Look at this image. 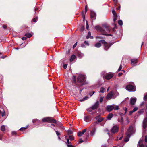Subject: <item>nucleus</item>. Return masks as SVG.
I'll return each instance as SVG.
<instances>
[{
    "mask_svg": "<svg viewBox=\"0 0 147 147\" xmlns=\"http://www.w3.org/2000/svg\"><path fill=\"white\" fill-rule=\"evenodd\" d=\"M95 28L96 30L100 32L102 35L112 36L111 34H107L110 32V29L108 26L105 25V24L103 25L102 27L99 25L96 26L95 27Z\"/></svg>",
    "mask_w": 147,
    "mask_h": 147,
    "instance_id": "nucleus-1",
    "label": "nucleus"
},
{
    "mask_svg": "<svg viewBox=\"0 0 147 147\" xmlns=\"http://www.w3.org/2000/svg\"><path fill=\"white\" fill-rule=\"evenodd\" d=\"M85 76L81 74H79L77 78V81L78 82L82 84V85L84 84L83 82L85 81Z\"/></svg>",
    "mask_w": 147,
    "mask_h": 147,
    "instance_id": "nucleus-2",
    "label": "nucleus"
},
{
    "mask_svg": "<svg viewBox=\"0 0 147 147\" xmlns=\"http://www.w3.org/2000/svg\"><path fill=\"white\" fill-rule=\"evenodd\" d=\"M102 43L104 44V49L105 50L107 51L108 49L112 45V43H107V42L104 40H101L99 41Z\"/></svg>",
    "mask_w": 147,
    "mask_h": 147,
    "instance_id": "nucleus-3",
    "label": "nucleus"
},
{
    "mask_svg": "<svg viewBox=\"0 0 147 147\" xmlns=\"http://www.w3.org/2000/svg\"><path fill=\"white\" fill-rule=\"evenodd\" d=\"M126 89L129 91H135L136 90L135 86L133 85H128L126 86Z\"/></svg>",
    "mask_w": 147,
    "mask_h": 147,
    "instance_id": "nucleus-4",
    "label": "nucleus"
},
{
    "mask_svg": "<svg viewBox=\"0 0 147 147\" xmlns=\"http://www.w3.org/2000/svg\"><path fill=\"white\" fill-rule=\"evenodd\" d=\"M143 131H146L145 129L147 127V117H145L142 123Z\"/></svg>",
    "mask_w": 147,
    "mask_h": 147,
    "instance_id": "nucleus-5",
    "label": "nucleus"
},
{
    "mask_svg": "<svg viewBox=\"0 0 147 147\" xmlns=\"http://www.w3.org/2000/svg\"><path fill=\"white\" fill-rule=\"evenodd\" d=\"M119 130V126L116 125L113 126L111 129V131L113 133H115L117 132Z\"/></svg>",
    "mask_w": 147,
    "mask_h": 147,
    "instance_id": "nucleus-6",
    "label": "nucleus"
},
{
    "mask_svg": "<svg viewBox=\"0 0 147 147\" xmlns=\"http://www.w3.org/2000/svg\"><path fill=\"white\" fill-rule=\"evenodd\" d=\"M134 133V131L133 127L132 126H130L129 127V128L128 129L126 133V134H129L130 136H131Z\"/></svg>",
    "mask_w": 147,
    "mask_h": 147,
    "instance_id": "nucleus-7",
    "label": "nucleus"
},
{
    "mask_svg": "<svg viewBox=\"0 0 147 147\" xmlns=\"http://www.w3.org/2000/svg\"><path fill=\"white\" fill-rule=\"evenodd\" d=\"M95 119L97 120L96 121L98 123L102 122L103 120V118L101 117L99 115L96 117H95Z\"/></svg>",
    "mask_w": 147,
    "mask_h": 147,
    "instance_id": "nucleus-8",
    "label": "nucleus"
},
{
    "mask_svg": "<svg viewBox=\"0 0 147 147\" xmlns=\"http://www.w3.org/2000/svg\"><path fill=\"white\" fill-rule=\"evenodd\" d=\"M112 94V98L114 99L119 95L118 92L116 91H111Z\"/></svg>",
    "mask_w": 147,
    "mask_h": 147,
    "instance_id": "nucleus-9",
    "label": "nucleus"
},
{
    "mask_svg": "<svg viewBox=\"0 0 147 147\" xmlns=\"http://www.w3.org/2000/svg\"><path fill=\"white\" fill-rule=\"evenodd\" d=\"M114 104L109 105L107 106L106 108V110L107 111L110 112L113 109Z\"/></svg>",
    "mask_w": 147,
    "mask_h": 147,
    "instance_id": "nucleus-10",
    "label": "nucleus"
},
{
    "mask_svg": "<svg viewBox=\"0 0 147 147\" xmlns=\"http://www.w3.org/2000/svg\"><path fill=\"white\" fill-rule=\"evenodd\" d=\"M113 76V73H109L107 74L105 76V78L107 80H109Z\"/></svg>",
    "mask_w": 147,
    "mask_h": 147,
    "instance_id": "nucleus-11",
    "label": "nucleus"
},
{
    "mask_svg": "<svg viewBox=\"0 0 147 147\" xmlns=\"http://www.w3.org/2000/svg\"><path fill=\"white\" fill-rule=\"evenodd\" d=\"M90 17L93 19H95L96 18V13L94 11H90Z\"/></svg>",
    "mask_w": 147,
    "mask_h": 147,
    "instance_id": "nucleus-12",
    "label": "nucleus"
},
{
    "mask_svg": "<svg viewBox=\"0 0 147 147\" xmlns=\"http://www.w3.org/2000/svg\"><path fill=\"white\" fill-rule=\"evenodd\" d=\"M99 104V102L98 101H97L91 107V108L92 110H94L97 109L98 107Z\"/></svg>",
    "mask_w": 147,
    "mask_h": 147,
    "instance_id": "nucleus-13",
    "label": "nucleus"
},
{
    "mask_svg": "<svg viewBox=\"0 0 147 147\" xmlns=\"http://www.w3.org/2000/svg\"><path fill=\"white\" fill-rule=\"evenodd\" d=\"M136 101V98L135 97L131 98L130 100V103L131 105H134Z\"/></svg>",
    "mask_w": 147,
    "mask_h": 147,
    "instance_id": "nucleus-14",
    "label": "nucleus"
},
{
    "mask_svg": "<svg viewBox=\"0 0 147 147\" xmlns=\"http://www.w3.org/2000/svg\"><path fill=\"white\" fill-rule=\"evenodd\" d=\"M87 131V129H85L82 131H79L78 132V136L80 137L82 136Z\"/></svg>",
    "mask_w": 147,
    "mask_h": 147,
    "instance_id": "nucleus-15",
    "label": "nucleus"
},
{
    "mask_svg": "<svg viewBox=\"0 0 147 147\" xmlns=\"http://www.w3.org/2000/svg\"><path fill=\"white\" fill-rule=\"evenodd\" d=\"M137 59H131V65L133 66H135L136 65Z\"/></svg>",
    "mask_w": 147,
    "mask_h": 147,
    "instance_id": "nucleus-16",
    "label": "nucleus"
},
{
    "mask_svg": "<svg viewBox=\"0 0 147 147\" xmlns=\"http://www.w3.org/2000/svg\"><path fill=\"white\" fill-rule=\"evenodd\" d=\"M51 119V117H47L44 118L42 119V121L44 122H49Z\"/></svg>",
    "mask_w": 147,
    "mask_h": 147,
    "instance_id": "nucleus-17",
    "label": "nucleus"
},
{
    "mask_svg": "<svg viewBox=\"0 0 147 147\" xmlns=\"http://www.w3.org/2000/svg\"><path fill=\"white\" fill-rule=\"evenodd\" d=\"M106 98L107 99H109L111 98H112V94L111 92L107 94L106 97Z\"/></svg>",
    "mask_w": 147,
    "mask_h": 147,
    "instance_id": "nucleus-18",
    "label": "nucleus"
},
{
    "mask_svg": "<svg viewBox=\"0 0 147 147\" xmlns=\"http://www.w3.org/2000/svg\"><path fill=\"white\" fill-rule=\"evenodd\" d=\"M118 121L120 123L121 125H124L123 118L122 117H121L120 118H118Z\"/></svg>",
    "mask_w": 147,
    "mask_h": 147,
    "instance_id": "nucleus-19",
    "label": "nucleus"
},
{
    "mask_svg": "<svg viewBox=\"0 0 147 147\" xmlns=\"http://www.w3.org/2000/svg\"><path fill=\"white\" fill-rule=\"evenodd\" d=\"M93 38L94 37L93 36H91V33L90 32H89L88 33V35L86 37L87 39H88L89 38H90L91 39H93Z\"/></svg>",
    "mask_w": 147,
    "mask_h": 147,
    "instance_id": "nucleus-20",
    "label": "nucleus"
},
{
    "mask_svg": "<svg viewBox=\"0 0 147 147\" xmlns=\"http://www.w3.org/2000/svg\"><path fill=\"white\" fill-rule=\"evenodd\" d=\"M127 136L125 138L124 141L125 142H127L129 140V138L130 136L129 134H126Z\"/></svg>",
    "mask_w": 147,
    "mask_h": 147,
    "instance_id": "nucleus-21",
    "label": "nucleus"
},
{
    "mask_svg": "<svg viewBox=\"0 0 147 147\" xmlns=\"http://www.w3.org/2000/svg\"><path fill=\"white\" fill-rule=\"evenodd\" d=\"M113 115L112 113H110L107 116V119L108 120H110L111 118L113 117Z\"/></svg>",
    "mask_w": 147,
    "mask_h": 147,
    "instance_id": "nucleus-22",
    "label": "nucleus"
},
{
    "mask_svg": "<svg viewBox=\"0 0 147 147\" xmlns=\"http://www.w3.org/2000/svg\"><path fill=\"white\" fill-rule=\"evenodd\" d=\"M77 55L79 58H82L84 56V54L82 53L78 52L77 53Z\"/></svg>",
    "mask_w": 147,
    "mask_h": 147,
    "instance_id": "nucleus-23",
    "label": "nucleus"
},
{
    "mask_svg": "<svg viewBox=\"0 0 147 147\" xmlns=\"http://www.w3.org/2000/svg\"><path fill=\"white\" fill-rule=\"evenodd\" d=\"M96 132V129L95 127H94L92 131L90 132V135L91 136H93L95 134Z\"/></svg>",
    "mask_w": 147,
    "mask_h": 147,
    "instance_id": "nucleus-24",
    "label": "nucleus"
},
{
    "mask_svg": "<svg viewBox=\"0 0 147 147\" xmlns=\"http://www.w3.org/2000/svg\"><path fill=\"white\" fill-rule=\"evenodd\" d=\"M140 147H144V145L142 144L141 140H139L138 144Z\"/></svg>",
    "mask_w": 147,
    "mask_h": 147,
    "instance_id": "nucleus-25",
    "label": "nucleus"
},
{
    "mask_svg": "<svg viewBox=\"0 0 147 147\" xmlns=\"http://www.w3.org/2000/svg\"><path fill=\"white\" fill-rule=\"evenodd\" d=\"M76 56L74 55H72L71 58L70 59V61L71 62H72L76 58Z\"/></svg>",
    "mask_w": 147,
    "mask_h": 147,
    "instance_id": "nucleus-26",
    "label": "nucleus"
},
{
    "mask_svg": "<svg viewBox=\"0 0 147 147\" xmlns=\"http://www.w3.org/2000/svg\"><path fill=\"white\" fill-rule=\"evenodd\" d=\"M101 45V44L100 42L96 43L95 45V47L97 48L100 47Z\"/></svg>",
    "mask_w": 147,
    "mask_h": 147,
    "instance_id": "nucleus-27",
    "label": "nucleus"
},
{
    "mask_svg": "<svg viewBox=\"0 0 147 147\" xmlns=\"http://www.w3.org/2000/svg\"><path fill=\"white\" fill-rule=\"evenodd\" d=\"M119 109V107L118 105H115L114 104L113 109L114 110H117Z\"/></svg>",
    "mask_w": 147,
    "mask_h": 147,
    "instance_id": "nucleus-28",
    "label": "nucleus"
},
{
    "mask_svg": "<svg viewBox=\"0 0 147 147\" xmlns=\"http://www.w3.org/2000/svg\"><path fill=\"white\" fill-rule=\"evenodd\" d=\"M123 109L125 111V113L124 114H123L121 113H120V114L121 115H123L125 114H126V113L127 111V109L126 107L124 108Z\"/></svg>",
    "mask_w": 147,
    "mask_h": 147,
    "instance_id": "nucleus-29",
    "label": "nucleus"
},
{
    "mask_svg": "<svg viewBox=\"0 0 147 147\" xmlns=\"http://www.w3.org/2000/svg\"><path fill=\"white\" fill-rule=\"evenodd\" d=\"M50 122H52L54 123H57V121L55 119H53L51 117V119L50 120Z\"/></svg>",
    "mask_w": 147,
    "mask_h": 147,
    "instance_id": "nucleus-30",
    "label": "nucleus"
},
{
    "mask_svg": "<svg viewBox=\"0 0 147 147\" xmlns=\"http://www.w3.org/2000/svg\"><path fill=\"white\" fill-rule=\"evenodd\" d=\"M84 120L85 121L87 122L89 120V117L88 116H85L84 117Z\"/></svg>",
    "mask_w": 147,
    "mask_h": 147,
    "instance_id": "nucleus-31",
    "label": "nucleus"
},
{
    "mask_svg": "<svg viewBox=\"0 0 147 147\" xmlns=\"http://www.w3.org/2000/svg\"><path fill=\"white\" fill-rule=\"evenodd\" d=\"M25 36H26V38H29L31 37L32 36V35L31 34L28 33L26 34Z\"/></svg>",
    "mask_w": 147,
    "mask_h": 147,
    "instance_id": "nucleus-32",
    "label": "nucleus"
},
{
    "mask_svg": "<svg viewBox=\"0 0 147 147\" xmlns=\"http://www.w3.org/2000/svg\"><path fill=\"white\" fill-rule=\"evenodd\" d=\"M98 124L97 122L95 121L92 124L91 126L94 127L96 126V124Z\"/></svg>",
    "mask_w": 147,
    "mask_h": 147,
    "instance_id": "nucleus-33",
    "label": "nucleus"
},
{
    "mask_svg": "<svg viewBox=\"0 0 147 147\" xmlns=\"http://www.w3.org/2000/svg\"><path fill=\"white\" fill-rule=\"evenodd\" d=\"M105 88L104 87H102L100 88V92L101 93H103L104 92Z\"/></svg>",
    "mask_w": 147,
    "mask_h": 147,
    "instance_id": "nucleus-34",
    "label": "nucleus"
},
{
    "mask_svg": "<svg viewBox=\"0 0 147 147\" xmlns=\"http://www.w3.org/2000/svg\"><path fill=\"white\" fill-rule=\"evenodd\" d=\"M1 130L2 131H4L5 130V127L4 125H2L1 128Z\"/></svg>",
    "mask_w": 147,
    "mask_h": 147,
    "instance_id": "nucleus-35",
    "label": "nucleus"
},
{
    "mask_svg": "<svg viewBox=\"0 0 147 147\" xmlns=\"http://www.w3.org/2000/svg\"><path fill=\"white\" fill-rule=\"evenodd\" d=\"M88 97L86 96L85 97H84L82 99L80 100V101H83L87 100V99H88Z\"/></svg>",
    "mask_w": 147,
    "mask_h": 147,
    "instance_id": "nucleus-36",
    "label": "nucleus"
},
{
    "mask_svg": "<svg viewBox=\"0 0 147 147\" xmlns=\"http://www.w3.org/2000/svg\"><path fill=\"white\" fill-rule=\"evenodd\" d=\"M69 139L70 141H72L74 140V138L73 136H69Z\"/></svg>",
    "mask_w": 147,
    "mask_h": 147,
    "instance_id": "nucleus-37",
    "label": "nucleus"
},
{
    "mask_svg": "<svg viewBox=\"0 0 147 147\" xmlns=\"http://www.w3.org/2000/svg\"><path fill=\"white\" fill-rule=\"evenodd\" d=\"M117 19V15L115 16H113V20L114 22H115Z\"/></svg>",
    "mask_w": 147,
    "mask_h": 147,
    "instance_id": "nucleus-38",
    "label": "nucleus"
},
{
    "mask_svg": "<svg viewBox=\"0 0 147 147\" xmlns=\"http://www.w3.org/2000/svg\"><path fill=\"white\" fill-rule=\"evenodd\" d=\"M76 77L75 76H74L72 77V80L74 83H76Z\"/></svg>",
    "mask_w": 147,
    "mask_h": 147,
    "instance_id": "nucleus-39",
    "label": "nucleus"
},
{
    "mask_svg": "<svg viewBox=\"0 0 147 147\" xmlns=\"http://www.w3.org/2000/svg\"><path fill=\"white\" fill-rule=\"evenodd\" d=\"M118 24L120 26H122L123 25V22L122 20H120L118 21Z\"/></svg>",
    "mask_w": 147,
    "mask_h": 147,
    "instance_id": "nucleus-40",
    "label": "nucleus"
},
{
    "mask_svg": "<svg viewBox=\"0 0 147 147\" xmlns=\"http://www.w3.org/2000/svg\"><path fill=\"white\" fill-rule=\"evenodd\" d=\"M69 139L68 138H67V142H66V144H67L71 143V141H69Z\"/></svg>",
    "mask_w": 147,
    "mask_h": 147,
    "instance_id": "nucleus-41",
    "label": "nucleus"
},
{
    "mask_svg": "<svg viewBox=\"0 0 147 147\" xmlns=\"http://www.w3.org/2000/svg\"><path fill=\"white\" fill-rule=\"evenodd\" d=\"M92 109L91 108V107L90 108H88V109H87V111L88 112H91L92 111Z\"/></svg>",
    "mask_w": 147,
    "mask_h": 147,
    "instance_id": "nucleus-42",
    "label": "nucleus"
},
{
    "mask_svg": "<svg viewBox=\"0 0 147 147\" xmlns=\"http://www.w3.org/2000/svg\"><path fill=\"white\" fill-rule=\"evenodd\" d=\"M68 134H71L73 133L72 131L71 130H68L67 131Z\"/></svg>",
    "mask_w": 147,
    "mask_h": 147,
    "instance_id": "nucleus-43",
    "label": "nucleus"
},
{
    "mask_svg": "<svg viewBox=\"0 0 147 147\" xmlns=\"http://www.w3.org/2000/svg\"><path fill=\"white\" fill-rule=\"evenodd\" d=\"M38 120L37 119H33L32 122H33V123H35Z\"/></svg>",
    "mask_w": 147,
    "mask_h": 147,
    "instance_id": "nucleus-44",
    "label": "nucleus"
},
{
    "mask_svg": "<svg viewBox=\"0 0 147 147\" xmlns=\"http://www.w3.org/2000/svg\"><path fill=\"white\" fill-rule=\"evenodd\" d=\"M38 20V18L36 17V18H34L33 19V21L36 22Z\"/></svg>",
    "mask_w": 147,
    "mask_h": 147,
    "instance_id": "nucleus-45",
    "label": "nucleus"
},
{
    "mask_svg": "<svg viewBox=\"0 0 147 147\" xmlns=\"http://www.w3.org/2000/svg\"><path fill=\"white\" fill-rule=\"evenodd\" d=\"M122 65H121V64L120 65L118 70V71H121L122 69Z\"/></svg>",
    "mask_w": 147,
    "mask_h": 147,
    "instance_id": "nucleus-46",
    "label": "nucleus"
},
{
    "mask_svg": "<svg viewBox=\"0 0 147 147\" xmlns=\"http://www.w3.org/2000/svg\"><path fill=\"white\" fill-rule=\"evenodd\" d=\"M86 29L88 30L89 28V25L87 21H86Z\"/></svg>",
    "mask_w": 147,
    "mask_h": 147,
    "instance_id": "nucleus-47",
    "label": "nucleus"
},
{
    "mask_svg": "<svg viewBox=\"0 0 147 147\" xmlns=\"http://www.w3.org/2000/svg\"><path fill=\"white\" fill-rule=\"evenodd\" d=\"M144 100L145 101L147 100V94H146L144 97Z\"/></svg>",
    "mask_w": 147,
    "mask_h": 147,
    "instance_id": "nucleus-48",
    "label": "nucleus"
},
{
    "mask_svg": "<svg viewBox=\"0 0 147 147\" xmlns=\"http://www.w3.org/2000/svg\"><path fill=\"white\" fill-rule=\"evenodd\" d=\"M138 108L137 107H134L132 111L134 112L138 110Z\"/></svg>",
    "mask_w": 147,
    "mask_h": 147,
    "instance_id": "nucleus-49",
    "label": "nucleus"
},
{
    "mask_svg": "<svg viewBox=\"0 0 147 147\" xmlns=\"http://www.w3.org/2000/svg\"><path fill=\"white\" fill-rule=\"evenodd\" d=\"M126 122H127L126 124H128L129 123V120L128 118L127 117L126 118Z\"/></svg>",
    "mask_w": 147,
    "mask_h": 147,
    "instance_id": "nucleus-50",
    "label": "nucleus"
},
{
    "mask_svg": "<svg viewBox=\"0 0 147 147\" xmlns=\"http://www.w3.org/2000/svg\"><path fill=\"white\" fill-rule=\"evenodd\" d=\"M97 39L99 40V39H103V38L102 37L100 36H97L96 37Z\"/></svg>",
    "mask_w": 147,
    "mask_h": 147,
    "instance_id": "nucleus-51",
    "label": "nucleus"
},
{
    "mask_svg": "<svg viewBox=\"0 0 147 147\" xmlns=\"http://www.w3.org/2000/svg\"><path fill=\"white\" fill-rule=\"evenodd\" d=\"M26 129V128L25 127H22L19 129V130L21 131H23L24 130H25Z\"/></svg>",
    "mask_w": 147,
    "mask_h": 147,
    "instance_id": "nucleus-52",
    "label": "nucleus"
},
{
    "mask_svg": "<svg viewBox=\"0 0 147 147\" xmlns=\"http://www.w3.org/2000/svg\"><path fill=\"white\" fill-rule=\"evenodd\" d=\"M112 13L113 15V16H115L116 15V14L115 12V11L114 10H113L112 11Z\"/></svg>",
    "mask_w": 147,
    "mask_h": 147,
    "instance_id": "nucleus-53",
    "label": "nucleus"
},
{
    "mask_svg": "<svg viewBox=\"0 0 147 147\" xmlns=\"http://www.w3.org/2000/svg\"><path fill=\"white\" fill-rule=\"evenodd\" d=\"M84 141L81 138H80L79 139V143H82Z\"/></svg>",
    "mask_w": 147,
    "mask_h": 147,
    "instance_id": "nucleus-54",
    "label": "nucleus"
},
{
    "mask_svg": "<svg viewBox=\"0 0 147 147\" xmlns=\"http://www.w3.org/2000/svg\"><path fill=\"white\" fill-rule=\"evenodd\" d=\"M55 131L56 133V134L57 136H59L60 135V133L59 131Z\"/></svg>",
    "mask_w": 147,
    "mask_h": 147,
    "instance_id": "nucleus-55",
    "label": "nucleus"
},
{
    "mask_svg": "<svg viewBox=\"0 0 147 147\" xmlns=\"http://www.w3.org/2000/svg\"><path fill=\"white\" fill-rule=\"evenodd\" d=\"M82 16L83 17L84 20V19H85V15L84 14V11H83L82 12Z\"/></svg>",
    "mask_w": 147,
    "mask_h": 147,
    "instance_id": "nucleus-56",
    "label": "nucleus"
},
{
    "mask_svg": "<svg viewBox=\"0 0 147 147\" xmlns=\"http://www.w3.org/2000/svg\"><path fill=\"white\" fill-rule=\"evenodd\" d=\"M103 97H101L100 98V102H102V101L103 100Z\"/></svg>",
    "mask_w": 147,
    "mask_h": 147,
    "instance_id": "nucleus-57",
    "label": "nucleus"
},
{
    "mask_svg": "<svg viewBox=\"0 0 147 147\" xmlns=\"http://www.w3.org/2000/svg\"><path fill=\"white\" fill-rule=\"evenodd\" d=\"M84 43L87 46L89 45V44L87 41H84Z\"/></svg>",
    "mask_w": 147,
    "mask_h": 147,
    "instance_id": "nucleus-58",
    "label": "nucleus"
},
{
    "mask_svg": "<svg viewBox=\"0 0 147 147\" xmlns=\"http://www.w3.org/2000/svg\"><path fill=\"white\" fill-rule=\"evenodd\" d=\"M95 92L94 91H93L92 92V93H90L89 94L90 96V97H91L94 93Z\"/></svg>",
    "mask_w": 147,
    "mask_h": 147,
    "instance_id": "nucleus-59",
    "label": "nucleus"
},
{
    "mask_svg": "<svg viewBox=\"0 0 147 147\" xmlns=\"http://www.w3.org/2000/svg\"><path fill=\"white\" fill-rule=\"evenodd\" d=\"M67 146L68 147H74L72 145H71V144H67Z\"/></svg>",
    "mask_w": 147,
    "mask_h": 147,
    "instance_id": "nucleus-60",
    "label": "nucleus"
},
{
    "mask_svg": "<svg viewBox=\"0 0 147 147\" xmlns=\"http://www.w3.org/2000/svg\"><path fill=\"white\" fill-rule=\"evenodd\" d=\"M87 6L86 5L85 7V13H86L87 11Z\"/></svg>",
    "mask_w": 147,
    "mask_h": 147,
    "instance_id": "nucleus-61",
    "label": "nucleus"
},
{
    "mask_svg": "<svg viewBox=\"0 0 147 147\" xmlns=\"http://www.w3.org/2000/svg\"><path fill=\"white\" fill-rule=\"evenodd\" d=\"M67 64H64L63 65V67L64 69H66L67 68Z\"/></svg>",
    "mask_w": 147,
    "mask_h": 147,
    "instance_id": "nucleus-62",
    "label": "nucleus"
},
{
    "mask_svg": "<svg viewBox=\"0 0 147 147\" xmlns=\"http://www.w3.org/2000/svg\"><path fill=\"white\" fill-rule=\"evenodd\" d=\"M134 112H133V111H130L129 112V115H132V113H133Z\"/></svg>",
    "mask_w": 147,
    "mask_h": 147,
    "instance_id": "nucleus-63",
    "label": "nucleus"
},
{
    "mask_svg": "<svg viewBox=\"0 0 147 147\" xmlns=\"http://www.w3.org/2000/svg\"><path fill=\"white\" fill-rule=\"evenodd\" d=\"M145 141L146 142H147V136H145Z\"/></svg>",
    "mask_w": 147,
    "mask_h": 147,
    "instance_id": "nucleus-64",
    "label": "nucleus"
}]
</instances>
